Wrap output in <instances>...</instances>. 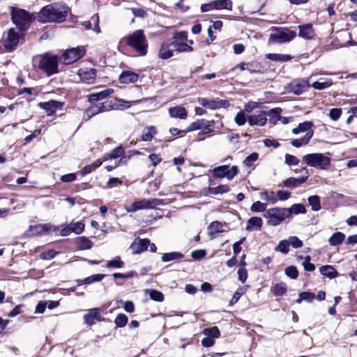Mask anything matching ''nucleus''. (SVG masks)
Instances as JSON below:
<instances>
[{
    "label": "nucleus",
    "instance_id": "obj_44",
    "mask_svg": "<svg viewBox=\"0 0 357 357\" xmlns=\"http://www.w3.org/2000/svg\"><path fill=\"white\" fill-rule=\"evenodd\" d=\"M100 113V109L98 105H94L89 107L85 110L83 119L85 121L89 120L92 116Z\"/></svg>",
    "mask_w": 357,
    "mask_h": 357
},
{
    "label": "nucleus",
    "instance_id": "obj_37",
    "mask_svg": "<svg viewBox=\"0 0 357 357\" xmlns=\"http://www.w3.org/2000/svg\"><path fill=\"white\" fill-rule=\"evenodd\" d=\"M229 186L227 184L220 185L216 187H210L208 188L207 193L208 195H218L226 193L229 191Z\"/></svg>",
    "mask_w": 357,
    "mask_h": 357
},
{
    "label": "nucleus",
    "instance_id": "obj_10",
    "mask_svg": "<svg viewBox=\"0 0 357 357\" xmlns=\"http://www.w3.org/2000/svg\"><path fill=\"white\" fill-rule=\"evenodd\" d=\"M85 52L86 50L83 46L70 48L66 50L63 53L60 60L63 63L69 65L82 58L85 54Z\"/></svg>",
    "mask_w": 357,
    "mask_h": 357
},
{
    "label": "nucleus",
    "instance_id": "obj_1",
    "mask_svg": "<svg viewBox=\"0 0 357 357\" xmlns=\"http://www.w3.org/2000/svg\"><path fill=\"white\" fill-rule=\"evenodd\" d=\"M69 8L64 4H50L43 7L37 15V20L42 23L63 22Z\"/></svg>",
    "mask_w": 357,
    "mask_h": 357
},
{
    "label": "nucleus",
    "instance_id": "obj_63",
    "mask_svg": "<svg viewBox=\"0 0 357 357\" xmlns=\"http://www.w3.org/2000/svg\"><path fill=\"white\" fill-rule=\"evenodd\" d=\"M277 202L278 200L284 201L288 199L291 196V192L286 190H278L275 192Z\"/></svg>",
    "mask_w": 357,
    "mask_h": 357
},
{
    "label": "nucleus",
    "instance_id": "obj_15",
    "mask_svg": "<svg viewBox=\"0 0 357 357\" xmlns=\"http://www.w3.org/2000/svg\"><path fill=\"white\" fill-rule=\"evenodd\" d=\"M56 229L54 225L51 223L38 224L29 227L30 236H42L52 233V230Z\"/></svg>",
    "mask_w": 357,
    "mask_h": 357
},
{
    "label": "nucleus",
    "instance_id": "obj_16",
    "mask_svg": "<svg viewBox=\"0 0 357 357\" xmlns=\"http://www.w3.org/2000/svg\"><path fill=\"white\" fill-rule=\"evenodd\" d=\"M301 172H304L305 174L297 178L294 177H289L287 178L284 181V185L287 188H294L305 183L309 177L308 170L306 167H303L301 169Z\"/></svg>",
    "mask_w": 357,
    "mask_h": 357
},
{
    "label": "nucleus",
    "instance_id": "obj_7",
    "mask_svg": "<svg viewBox=\"0 0 357 357\" xmlns=\"http://www.w3.org/2000/svg\"><path fill=\"white\" fill-rule=\"evenodd\" d=\"M303 160L306 165L322 170L328 169L331 165V158L320 153L305 155Z\"/></svg>",
    "mask_w": 357,
    "mask_h": 357
},
{
    "label": "nucleus",
    "instance_id": "obj_34",
    "mask_svg": "<svg viewBox=\"0 0 357 357\" xmlns=\"http://www.w3.org/2000/svg\"><path fill=\"white\" fill-rule=\"evenodd\" d=\"M215 10H232L233 3L231 0H214Z\"/></svg>",
    "mask_w": 357,
    "mask_h": 357
},
{
    "label": "nucleus",
    "instance_id": "obj_58",
    "mask_svg": "<svg viewBox=\"0 0 357 357\" xmlns=\"http://www.w3.org/2000/svg\"><path fill=\"white\" fill-rule=\"evenodd\" d=\"M258 154L257 153H252L245 158L243 163L246 167L252 166L253 163L258 159Z\"/></svg>",
    "mask_w": 357,
    "mask_h": 357
},
{
    "label": "nucleus",
    "instance_id": "obj_21",
    "mask_svg": "<svg viewBox=\"0 0 357 357\" xmlns=\"http://www.w3.org/2000/svg\"><path fill=\"white\" fill-rule=\"evenodd\" d=\"M174 49L171 43H162L158 50V56L162 60L168 59L173 56Z\"/></svg>",
    "mask_w": 357,
    "mask_h": 357
},
{
    "label": "nucleus",
    "instance_id": "obj_47",
    "mask_svg": "<svg viewBox=\"0 0 357 357\" xmlns=\"http://www.w3.org/2000/svg\"><path fill=\"white\" fill-rule=\"evenodd\" d=\"M70 225L71 231L76 234H82L85 227L84 223L82 221L71 222Z\"/></svg>",
    "mask_w": 357,
    "mask_h": 357
},
{
    "label": "nucleus",
    "instance_id": "obj_42",
    "mask_svg": "<svg viewBox=\"0 0 357 357\" xmlns=\"http://www.w3.org/2000/svg\"><path fill=\"white\" fill-rule=\"evenodd\" d=\"M183 255L178 252H172L169 253H165L161 257V260L163 262H168L173 260H176L183 258Z\"/></svg>",
    "mask_w": 357,
    "mask_h": 357
},
{
    "label": "nucleus",
    "instance_id": "obj_54",
    "mask_svg": "<svg viewBox=\"0 0 357 357\" xmlns=\"http://www.w3.org/2000/svg\"><path fill=\"white\" fill-rule=\"evenodd\" d=\"M273 293L276 296H282L287 291V285L284 283L276 284L273 287Z\"/></svg>",
    "mask_w": 357,
    "mask_h": 357
},
{
    "label": "nucleus",
    "instance_id": "obj_17",
    "mask_svg": "<svg viewBox=\"0 0 357 357\" xmlns=\"http://www.w3.org/2000/svg\"><path fill=\"white\" fill-rule=\"evenodd\" d=\"M289 87L291 92L299 95L309 89L310 85L307 79H301L292 81Z\"/></svg>",
    "mask_w": 357,
    "mask_h": 357
},
{
    "label": "nucleus",
    "instance_id": "obj_41",
    "mask_svg": "<svg viewBox=\"0 0 357 357\" xmlns=\"http://www.w3.org/2000/svg\"><path fill=\"white\" fill-rule=\"evenodd\" d=\"M345 238V236L342 232H336L333 234L328 239V243L332 246H336L342 243Z\"/></svg>",
    "mask_w": 357,
    "mask_h": 357
},
{
    "label": "nucleus",
    "instance_id": "obj_6",
    "mask_svg": "<svg viewBox=\"0 0 357 357\" xmlns=\"http://www.w3.org/2000/svg\"><path fill=\"white\" fill-rule=\"evenodd\" d=\"M264 217L266 219L267 225L278 226L289 218V211L287 208H271L264 212Z\"/></svg>",
    "mask_w": 357,
    "mask_h": 357
},
{
    "label": "nucleus",
    "instance_id": "obj_19",
    "mask_svg": "<svg viewBox=\"0 0 357 357\" xmlns=\"http://www.w3.org/2000/svg\"><path fill=\"white\" fill-rule=\"evenodd\" d=\"M77 75L79 79L86 83H92L96 77V70L94 68H80Z\"/></svg>",
    "mask_w": 357,
    "mask_h": 357
},
{
    "label": "nucleus",
    "instance_id": "obj_20",
    "mask_svg": "<svg viewBox=\"0 0 357 357\" xmlns=\"http://www.w3.org/2000/svg\"><path fill=\"white\" fill-rule=\"evenodd\" d=\"M63 105V102L53 100L39 103L40 107L45 110L48 115L54 113L57 109H61Z\"/></svg>",
    "mask_w": 357,
    "mask_h": 357
},
{
    "label": "nucleus",
    "instance_id": "obj_5",
    "mask_svg": "<svg viewBox=\"0 0 357 357\" xmlns=\"http://www.w3.org/2000/svg\"><path fill=\"white\" fill-rule=\"evenodd\" d=\"M10 14L13 23L21 31L28 29L34 19L33 15L25 10L14 7L10 8Z\"/></svg>",
    "mask_w": 357,
    "mask_h": 357
},
{
    "label": "nucleus",
    "instance_id": "obj_29",
    "mask_svg": "<svg viewBox=\"0 0 357 357\" xmlns=\"http://www.w3.org/2000/svg\"><path fill=\"white\" fill-rule=\"evenodd\" d=\"M298 36L305 39H311L314 36V30L311 24L299 26Z\"/></svg>",
    "mask_w": 357,
    "mask_h": 357
},
{
    "label": "nucleus",
    "instance_id": "obj_23",
    "mask_svg": "<svg viewBox=\"0 0 357 357\" xmlns=\"http://www.w3.org/2000/svg\"><path fill=\"white\" fill-rule=\"evenodd\" d=\"M139 75L133 71L125 70L119 76V81L122 84H129L137 81Z\"/></svg>",
    "mask_w": 357,
    "mask_h": 357
},
{
    "label": "nucleus",
    "instance_id": "obj_32",
    "mask_svg": "<svg viewBox=\"0 0 357 357\" xmlns=\"http://www.w3.org/2000/svg\"><path fill=\"white\" fill-rule=\"evenodd\" d=\"M172 47L174 51L178 52H192L193 48L185 43H179L177 40L172 42Z\"/></svg>",
    "mask_w": 357,
    "mask_h": 357
},
{
    "label": "nucleus",
    "instance_id": "obj_52",
    "mask_svg": "<svg viewBox=\"0 0 357 357\" xmlns=\"http://www.w3.org/2000/svg\"><path fill=\"white\" fill-rule=\"evenodd\" d=\"M124 266V262L121 261L120 257H116L114 259L108 261L106 264L107 268H119Z\"/></svg>",
    "mask_w": 357,
    "mask_h": 357
},
{
    "label": "nucleus",
    "instance_id": "obj_11",
    "mask_svg": "<svg viewBox=\"0 0 357 357\" xmlns=\"http://www.w3.org/2000/svg\"><path fill=\"white\" fill-rule=\"evenodd\" d=\"M100 112H104L113 109H124L129 108L131 105L128 101L123 100L119 98H114L109 100H106L100 104H98Z\"/></svg>",
    "mask_w": 357,
    "mask_h": 357
},
{
    "label": "nucleus",
    "instance_id": "obj_49",
    "mask_svg": "<svg viewBox=\"0 0 357 357\" xmlns=\"http://www.w3.org/2000/svg\"><path fill=\"white\" fill-rule=\"evenodd\" d=\"M289 243L288 239L282 240L279 242L277 247L275 248V250L277 252H282L283 254H287L289 249Z\"/></svg>",
    "mask_w": 357,
    "mask_h": 357
},
{
    "label": "nucleus",
    "instance_id": "obj_14",
    "mask_svg": "<svg viewBox=\"0 0 357 357\" xmlns=\"http://www.w3.org/2000/svg\"><path fill=\"white\" fill-rule=\"evenodd\" d=\"M197 102L202 107L209 109L225 108L229 105L227 100L220 99H206L205 98H199Z\"/></svg>",
    "mask_w": 357,
    "mask_h": 357
},
{
    "label": "nucleus",
    "instance_id": "obj_27",
    "mask_svg": "<svg viewBox=\"0 0 357 357\" xmlns=\"http://www.w3.org/2000/svg\"><path fill=\"white\" fill-rule=\"evenodd\" d=\"M114 92V89H107L98 93H92L89 95L88 100L90 102L101 100L113 94Z\"/></svg>",
    "mask_w": 357,
    "mask_h": 357
},
{
    "label": "nucleus",
    "instance_id": "obj_9",
    "mask_svg": "<svg viewBox=\"0 0 357 357\" xmlns=\"http://www.w3.org/2000/svg\"><path fill=\"white\" fill-rule=\"evenodd\" d=\"M211 172L215 178H225L227 180L231 181L238 174V167L236 165H223L214 167Z\"/></svg>",
    "mask_w": 357,
    "mask_h": 357
},
{
    "label": "nucleus",
    "instance_id": "obj_40",
    "mask_svg": "<svg viewBox=\"0 0 357 357\" xmlns=\"http://www.w3.org/2000/svg\"><path fill=\"white\" fill-rule=\"evenodd\" d=\"M54 228L56 229L52 230V233H59L61 236H67L72 233L70 224L64 223L60 226L54 225Z\"/></svg>",
    "mask_w": 357,
    "mask_h": 357
},
{
    "label": "nucleus",
    "instance_id": "obj_12",
    "mask_svg": "<svg viewBox=\"0 0 357 357\" xmlns=\"http://www.w3.org/2000/svg\"><path fill=\"white\" fill-rule=\"evenodd\" d=\"M163 204L162 200L159 199H143L133 202L130 208H127L128 212H135L139 210L153 208L156 206Z\"/></svg>",
    "mask_w": 357,
    "mask_h": 357
},
{
    "label": "nucleus",
    "instance_id": "obj_13",
    "mask_svg": "<svg viewBox=\"0 0 357 357\" xmlns=\"http://www.w3.org/2000/svg\"><path fill=\"white\" fill-rule=\"evenodd\" d=\"M22 36V34H20L15 29H10L3 41L4 47L9 52L14 50L17 46Z\"/></svg>",
    "mask_w": 357,
    "mask_h": 357
},
{
    "label": "nucleus",
    "instance_id": "obj_33",
    "mask_svg": "<svg viewBox=\"0 0 357 357\" xmlns=\"http://www.w3.org/2000/svg\"><path fill=\"white\" fill-rule=\"evenodd\" d=\"M320 273L331 279L335 278L337 276L338 273L336 270L330 265L322 266L319 268Z\"/></svg>",
    "mask_w": 357,
    "mask_h": 357
},
{
    "label": "nucleus",
    "instance_id": "obj_50",
    "mask_svg": "<svg viewBox=\"0 0 357 357\" xmlns=\"http://www.w3.org/2000/svg\"><path fill=\"white\" fill-rule=\"evenodd\" d=\"M147 294L149 295L150 298L157 302H162L164 300V296L162 292L154 290V289H149L147 290Z\"/></svg>",
    "mask_w": 357,
    "mask_h": 357
},
{
    "label": "nucleus",
    "instance_id": "obj_4",
    "mask_svg": "<svg viewBox=\"0 0 357 357\" xmlns=\"http://www.w3.org/2000/svg\"><path fill=\"white\" fill-rule=\"evenodd\" d=\"M313 124L311 121H304L298 124L296 128L292 130L294 135H298L301 132H306L305 135L298 139H294L291 141V144L296 148H299L307 145L310 141L314 135V131L312 130Z\"/></svg>",
    "mask_w": 357,
    "mask_h": 357
},
{
    "label": "nucleus",
    "instance_id": "obj_22",
    "mask_svg": "<svg viewBox=\"0 0 357 357\" xmlns=\"http://www.w3.org/2000/svg\"><path fill=\"white\" fill-rule=\"evenodd\" d=\"M224 231V225L219 221L212 222L208 227V235L211 239L216 238L218 233H222Z\"/></svg>",
    "mask_w": 357,
    "mask_h": 357
},
{
    "label": "nucleus",
    "instance_id": "obj_56",
    "mask_svg": "<svg viewBox=\"0 0 357 357\" xmlns=\"http://www.w3.org/2000/svg\"><path fill=\"white\" fill-rule=\"evenodd\" d=\"M205 123H203L204 128H201L202 132L199 133V135L208 134V133L212 132L213 131V127L214 121H209L205 120Z\"/></svg>",
    "mask_w": 357,
    "mask_h": 357
},
{
    "label": "nucleus",
    "instance_id": "obj_61",
    "mask_svg": "<svg viewBox=\"0 0 357 357\" xmlns=\"http://www.w3.org/2000/svg\"><path fill=\"white\" fill-rule=\"evenodd\" d=\"M285 273L288 277L292 279L297 278L298 275L297 268L294 266L287 267L285 269Z\"/></svg>",
    "mask_w": 357,
    "mask_h": 357
},
{
    "label": "nucleus",
    "instance_id": "obj_24",
    "mask_svg": "<svg viewBox=\"0 0 357 357\" xmlns=\"http://www.w3.org/2000/svg\"><path fill=\"white\" fill-rule=\"evenodd\" d=\"M248 121L251 126H263L266 123V118L265 116V112H261L257 114L250 115L248 117Z\"/></svg>",
    "mask_w": 357,
    "mask_h": 357
},
{
    "label": "nucleus",
    "instance_id": "obj_62",
    "mask_svg": "<svg viewBox=\"0 0 357 357\" xmlns=\"http://www.w3.org/2000/svg\"><path fill=\"white\" fill-rule=\"evenodd\" d=\"M289 245H291L294 248H299L303 246V242L297 236H290L288 238Z\"/></svg>",
    "mask_w": 357,
    "mask_h": 357
},
{
    "label": "nucleus",
    "instance_id": "obj_30",
    "mask_svg": "<svg viewBox=\"0 0 357 357\" xmlns=\"http://www.w3.org/2000/svg\"><path fill=\"white\" fill-rule=\"evenodd\" d=\"M76 246L79 250H88L93 246V242L86 236H80L75 240Z\"/></svg>",
    "mask_w": 357,
    "mask_h": 357
},
{
    "label": "nucleus",
    "instance_id": "obj_59",
    "mask_svg": "<svg viewBox=\"0 0 357 357\" xmlns=\"http://www.w3.org/2000/svg\"><path fill=\"white\" fill-rule=\"evenodd\" d=\"M204 334L206 335H208L209 337L217 338L220 336V333L219 329L214 326L205 329Z\"/></svg>",
    "mask_w": 357,
    "mask_h": 357
},
{
    "label": "nucleus",
    "instance_id": "obj_26",
    "mask_svg": "<svg viewBox=\"0 0 357 357\" xmlns=\"http://www.w3.org/2000/svg\"><path fill=\"white\" fill-rule=\"evenodd\" d=\"M85 323L88 325H92L94 323V320L101 321V315L98 308H93L88 311V312L84 316Z\"/></svg>",
    "mask_w": 357,
    "mask_h": 357
},
{
    "label": "nucleus",
    "instance_id": "obj_43",
    "mask_svg": "<svg viewBox=\"0 0 357 357\" xmlns=\"http://www.w3.org/2000/svg\"><path fill=\"white\" fill-rule=\"evenodd\" d=\"M260 197L264 201L271 204H275L277 202L275 192L273 191H264L260 193Z\"/></svg>",
    "mask_w": 357,
    "mask_h": 357
},
{
    "label": "nucleus",
    "instance_id": "obj_3",
    "mask_svg": "<svg viewBox=\"0 0 357 357\" xmlns=\"http://www.w3.org/2000/svg\"><path fill=\"white\" fill-rule=\"evenodd\" d=\"M128 45L133 48L139 56L147 53L148 41L142 30H136L126 38Z\"/></svg>",
    "mask_w": 357,
    "mask_h": 357
},
{
    "label": "nucleus",
    "instance_id": "obj_51",
    "mask_svg": "<svg viewBox=\"0 0 357 357\" xmlns=\"http://www.w3.org/2000/svg\"><path fill=\"white\" fill-rule=\"evenodd\" d=\"M287 210L289 211V216L291 215V213L303 214L306 212L305 206L301 204H294L290 208H287Z\"/></svg>",
    "mask_w": 357,
    "mask_h": 357
},
{
    "label": "nucleus",
    "instance_id": "obj_64",
    "mask_svg": "<svg viewBox=\"0 0 357 357\" xmlns=\"http://www.w3.org/2000/svg\"><path fill=\"white\" fill-rule=\"evenodd\" d=\"M235 122L238 125V126H243L245 123L246 122V117H245V112L244 111H240L239 112L237 113V114L235 116Z\"/></svg>",
    "mask_w": 357,
    "mask_h": 357
},
{
    "label": "nucleus",
    "instance_id": "obj_45",
    "mask_svg": "<svg viewBox=\"0 0 357 357\" xmlns=\"http://www.w3.org/2000/svg\"><path fill=\"white\" fill-rule=\"evenodd\" d=\"M315 298L314 293L309 291H303L299 294L298 298L296 300L297 303H301L303 301H305L308 303H312Z\"/></svg>",
    "mask_w": 357,
    "mask_h": 357
},
{
    "label": "nucleus",
    "instance_id": "obj_2",
    "mask_svg": "<svg viewBox=\"0 0 357 357\" xmlns=\"http://www.w3.org/2000/svg\"><path fill=\"white\" fill-rule=\"evenodd\" d=\"M33 63L36 68L44 72L47 76L53 75L59 72V58L51 53L34 56Z\"/></svg>",
    "mask_w": 357,
    "mask_h": 357
},
{
    "label": "nucleus",
    "instance_id": "obj_39",
    "mask_svg": "<svg viewBox=\"0 0 357 357\" xmlns=\"http://www.w3.org/2000/svg\"><path fill=\"white\" fill-rule=\"evenodd\" d=\"M102 161L101 160H96L92 164L84 166L80 172L82 176H85L88 174H90L96 168L99 167L102 165Z\"/></svg>",
    "mask_w": 357,
    "mask_h": 357
},
{
    "label": "nucleus",
    "instance_id": "obj_28",
    "mask_svg": "<svg viewBox=\"0 0 357 357\" xmlns=\"http://www.w3.org/2000/svg\"><path fill=\"white\" fill-rule=\"evenodd\" d=\"M263 224V220L259 217H252L248 219L246 225V230L249 231L259 230Z\"/></svg>",
    "mask_w": 357,
    "mask_h": 357
},
{
    "label": "nucleus",
    "instance_id": "obj_46",
    "mask_svg": "<svg viewBox=\"0 0 357 357\" xmlns=\"http://www.w3.org/2000/svg\"><path fill=\"white\" fill-rule=\"evenodd\" d=\"M308 203L310 205L312 210L318 211L321 209L320 199L317 195L310 196L307 199Z\"/></svg>",
    "mask_w": 357,
    "mask_h": 357
},
{
    "label": "nucleus",
    "instance_id": "obj_38",
    "mask_svg": "<svg viewBox=\"0 0 357 357\" xmlns=\"http://www.w3.org/2000/svg\"><path fill=\"white\" fill-rule=\"evenodd\" d=\"M333 82L331 79L321 78L320 80L314 82L312 86L317 90H322L326 89L332 85Z\"/></svg>",
    "mask_w": 357,
    "mask_h": 357
},
{
    "label": "nucleus",
    "instance_id": "obj_25",
    "mask_svg": "<svg viewBox=\"0 0 357 357\" xmlns=\"http://www.w3.org/2000/svg\"><path fill=\"white\" fill-rule=\"evenodd\" d=\"M168 112L172 118L175 119H185L188 116L187 110L182 106L169 107Z\"/></svg>",
    "mask_w": 357,
    "mask_h": 357
},
{
    "label": "nucleus",
    "instance_id": "obj_57",
    "mask_svg": "<svg viewBox=\"0 0 357 357\" xmlns=\"http://www.w3.org/2000/svg\"><path fill=\"white\" fill-rule=\"evenodd\" d=\"M114 323L119 327H123L128 323V317L124 314H119L115 318Z\"/></svg>",
    "mask_w": 357,
    "mask_h": 357
},
{
    "label": "nucleus",
    "instance_id": "obj_8",
    "mask_svg": "<svg viewBox=\"0 0 357 357\" xmlns=\"http://www.w3.org/2000/svg\"><path fill=\"white\" fill-rule=\"evenodd\" d=\"M271 31L269 40L278 43L289 42L296 36V31H290L287 28L273 27Z\"/></svg>",
    "mask_w": 357,
    "mask_h": 357
},
{
    "label": "nucleus",
    "instance_id": "obj_53",
    "mask_svg": "<svg viewBox=\"0 0 357 357\" xmlns=\"http://www.w3.org/2000/svg\"><path fill=\"white\" fill-rule=\"evenodd\" d=\"M299 162V159L295 155L289 153L284 155V163L287 165H297Z\"/></svg>",
    "mask_w": 357,
    "mask_h": 357
},
{
    "label": "nucleus",
    "instance_id": "obj_31",
    "mask_svg": "<svg viewBox=\"0 0 357 357\" xmlns=\"http://www.w3.org/2000/svg\"><path fill=\"white\" fill-rule=\"evenodd\" d=\"M266 58L273 61L287 62L291 59V56L289 54L269 53L266 54Z\"/></svg>",
    "mask_w": 357,
    "mask_h": 357
},
{
    "label": "nucleus",
    "instance_id": "obj_60",
    "mask_svg": "<svg viewBox=\"0 0 357 357\" xmlns=\"http://www.w3.org/2000/svg\"><path fill=\"white\" fill-rule=\"evenodd\" d=\"M310 259H311L310 256H306L302 262V265L304 269L307 271H313L315 269V266L310 262Z\"/></svg>",
    "mask_w": 357,
    "mask_h": 357
},
{
    "label": "nucleus",
    "instance_id": "obj_36",
    "mask_svg": "<svg viewBox=\"0 0 357 357\" xmlns=\"http://www.w3.org/2000/svg\"><path fill=\"white\" fill-rule=\"evenodd\" d=\"M123 154H124V151L123 150V149L121 146H119V147H117V148L114 149V150H112V152H110L107 154H105L103 156L102 161H106L107 160H112V159H116L119 157H122V155Z\"/></svg>",
    "mask_w": 357,
    "mask_h": 357
},
{
    "label": "nucleus",
    "instance_id": "obj_35",
    "mask_svg": "<svg viewBox=\"0 0 357 357\" xmlns=\"http://www.w3.org/2000/svg\"><path fill=\"white\" fill-rule=\"evenodd\" d=\"M157 133L155 127L149 126L144 129L142 135V139L144 142H150Z\"/></svg>",
    "mask_w": 357,
    "mask_h": 357
},
{
    "label": "nucleus",
    "instance_id": "obj_55",
    "mask_svg": "<svg viewBox=\"0 0 357 357\" xmlns=\"http://www.w3.org/2000/svg\"><path fill=\"white\" fill-rule=\"evenodd\" d=\"M266 204L259 201L253 203L250 207V210L252 212H262L266 211Z\"/></svg>",
    "mask_w": 357,
    "mask_h": 357
},
{
    "label": "nucleus",
    "instance_id": "obj_18",
    "mask_svg": "<svg viewBox=\"0 0 357 357\" xmlns=\"http://www.w3.org/2000/svg\"><path fill=\"white\" fill-rule=\"evenodd\" d=\"M149 244L150 241L147 238H136L130 245V248L132 250V254H139L144 250H146Z\"/></svg>",
    "mask_w": 357,
    "mask_h": 357
},
{
    "label": "nucleus",
    "instance_id": "obj_48",
    "mask_svg": "<svg viewBox=\"0 0 357 357\" xmlns=\"http://www.w3.org/2000/svg\"><path fill=\"white\" fill-rule=\"evenodd\" d=\"M205 123V119H199L192 123H191L188 127L185 129V132H191L197 130H201L202 128H204V124Z\"/></svg>",
    "mask_w": 357,
    "mask_h": 357
}]
</instances>
